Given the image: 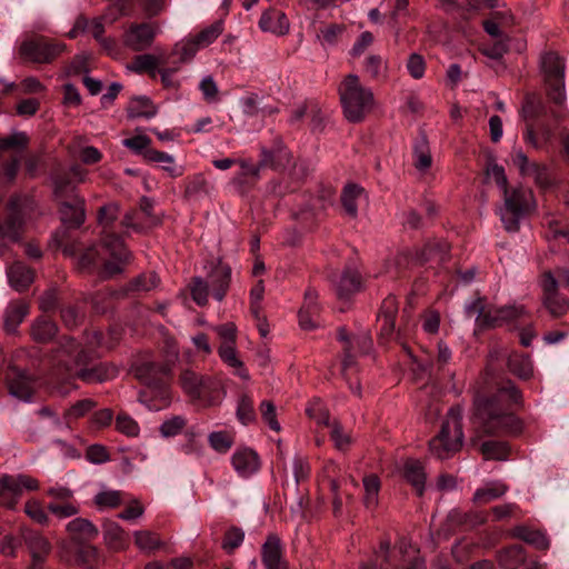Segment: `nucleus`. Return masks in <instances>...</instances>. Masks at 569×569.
<instances>
[{
  "label": "nucleus",
  "instance_id": "1",
  "mask_svg": "<svg viewBox=\"0 0 569 569\" xmlns=\"http://www.w3.org/2000/svg\"><path fill=\"white\" fill-rule=\"evenodd\" d=\"M520 391L508 381L491 397L477 395L473 401L472 425L486 435H517L522 429L521 421L510 412L509 403H519Z\"/></svg>",
  "mask_w": 569,
  "mask_h": 569
},
{
  "label": "nucleus",
  "instance_id": "2",
  "mask_svg": "<svg viewBox=\"0 0 569 569\" xmlns=\"http://www.w3.org/2000/svg\"><path fill=\"white\" fill-rule=\"evenodd\" d=\"M88 353L80 349L73 339L68 338L61 342L54 356V362L59 371H63L67 378L76 377L86 383H102L117 376V369L108 363H99L87 367Z\"/></svg>",
  "mask_w": 569,
  "mask_h": 569
},
{
  "label": "nucleus",
  "instance_id": "3",
  "mask_svg": "<svg viewBox=\"0 0 569 569\" xmlns=\"http://www.w3.org/2000/svg\"><path fill=\"white\" fill-rule=\"evenodd\" d=\"M130 252L122 240L113 233H104L100 247L92 246L78 258V268L81 271H91L101 267L100 274L111 278L124 270L129 262Z\"/></svg>",
  "mask_w": 569,
  "mask_h": 569
},
{
  "label": "nucleus",
  "instance_id": "4",
  "mask_svg": "<svg viewBox=\"0 0 569 569\" xmlns=\"http://www.w3.org/2000/svg\"><path fill=\"white\" fill-rule=\"evenodd\" d=\"M360 569H427L419 551L405 538L393 548L388 541L380 543L370 565L362 563Z\"/></svg>",
  "mask_w": 569,
  "mask_h": 569
},
{
  "label": "nucleus",
  "instance_id": "5",
  "mask_svg": "<svg viewBox=\"0 0 569 569\" xmlns=\"http://www.w3.org/2000/svg\"><path fill=\"white\" fill-rule=\"evenodd\" d=\"M541 303L552 318H560L569 310V299L559 289H569V269L558 267L543 271L539 279Z\"/></svg>",
  "mask_w": 569,
  "mask_h": 569
},
{
  "label": "nucleus",
  "instance_id": "6",
  "mask_svg": "<svg viewBox=\"0 0 569 569\" xmlns=\"http://www.w3.org/2000/svg\"><path fill=\"white\" fill-rule=\"evenodd\" d=\"M340 101L346 118L351 122L361 121L375 103L370 88L365 87L357 74H348L339 87Z\"/></svg>",
  "mask_w": 569,
  "mask_h": 569
},
{
  "label": "nucleus",
  "instance_id": "7",
  "mask_svg": "<svg viewBox=\"0 0 569 569\" xmlns=\"http://www.w3.org/2000/svg\"><path fill=\"white\" fill-rule=\"evenodd\" d=\"M461 420V408H450L439 433L429 441V450L433 457L447 459L460 450L463 440Z\"/></svg>",
  "mask_w": 569,
  "mask_h": 569
},
{
  "label": "nucleus",
  "instance_id": "8",
  "mask_svg": "<svg viewBox=\"0 0 569 569\" xmlns=\"http://www.w3.org/2000/svg\"><path fill=\"white\" fill-rule=\"evenodd\" d=\"M179 383L192 401L203 406H214L220 401L221 382L217 377L184 369L179 376Z\"/></svg>",
  "mask_w": 569,
  "mask_h": 569
},
{
  "label": "nucleus",
  "instance_id": "9",
  "mask_svg": "<svg viewBox=\"0 0 569 569\" xmlns=\"http://www.w3.org/2000/svg\"><path fill=\"white\" fill-rule=\"evenodd\" d=\"M503 204L498 209L500 220L508 232L519 229L520 220L535 207L533 194L529 189L517 187L502 193Z\"/></svg>",
  "mask_w": 569,
  "mask_h": 569
},
{
  "label": "nucleus",
  "instance_id": "10",
  "mask_svg": "<svg viewBox=\"0 0 569 569\" xmlns=\"http://www.w3.org/2000/svg\"><path fill=\"white\" fill-rule=\"evenodd\" d=\"M540 69L548 87L549 98L557 104L566 100L565 91V62L556 52L543 53L540 58Z\"/></svg>",
  "mask_w": 569,
  "mask_h": 569
},
{
  "label": "nucleus",
  "instance_id": "11",
  "mask_svg": "<svg viewBox=\"0 0 569 569\" xmlns=\"http://www.w3.org/2000/svg\"><path fill=\"white\" fill-rule=\"evenodd\" d=\"M29 200L22 197H12L8 204L7 219L0 223V256L3 254L10 243L20 240L23 213Z\"/></svg>",
  "mask_w": 569,
  "mask_h": 569
},
{
  "label": "nucleus",
  "instance_id": "12",
  "mask_svg": "<svg viewBox=\"0 0 569 569\" xmlns=\"http://www.w3.org/2000/svg\"><path fill=\"white\" fill-rule=\"evenodd\" d=\"M66 50V44L49 40L44 37H34L22 41L19 54L24 61L33 63H50Z\"/></svg>",
  "mask_w": 569,
  "mask_h": 569
},
{
  "label": "nucleus",
  "instance_id": "13",
  "mask_svg": "<svg viewBox=\"0 0 569 569\" xmlns=\"http://www.w3.org/2000/svg\"><path fill=\"white\" fill-rule=\"evenodd\" d=\"M179 350L176 345L169 346V356L166 363L143 362L136 368V376L148 387L167 392L163 377L171 375L172 366L178 359Z\"/></svg>",
  "mask_w": 569,
  "mask_h": 569
},
{
  "label": "nucleus",
  "instance_id": "14",
  "mask_svg": "<svg viewBox=\"0 0 569 569\" xmlns=\"http://www.w3.org/2000/svg\"><path fill=\"white\" fill-rule=\"evenodd\" d=\"M38 488V480L30 476L4 475L0 478V503L12 509L24 491H33Z\"/></svg>",
  "mask_w": 569,
  "mask_h": 569
},
{
  "label": "nucleus",
  "instance_id": "15",
  "mask_svg": "<svg viewBox=\"0 0 569 569\" xmlns=\"http://www.w3.org/2000/svg\"><path fill=\"white\" fill-rule=\"evenodd\" d=\"M6 382L10 396L24 402H31L37 389L40 387L38 377L17 367H9Z\"/></svg>",
  "mask_w": 569,
  "mask_h": 569
},
{
  "label": "nucleus",
  "instance_id": "16",
  "mask_svg": "<svg viewBox=\"0 0 569 569\" xmlns=\"http://www.w3.org/2000/svg\"><path fill=\"white\" fill-rule=\"evenodd\" d=\"M159 32L160 28L157 23H132L124 31L122 41L132 51H143L151 47Z\"/></svg>",
  "mask_w": 569,
  "mask_h": 569
},
{
  "label": "nucleus",
  "instance_id": "17",
  "mask_svg": "<svg viewBox=\"0 0 569 569\" xmlns=\"http://www.w3.org/2000/svg\"><path fill=\"white\" fill-rule=\"evenodd\" d=\"M512 163L519 169L522 177L532 178L541 188L550 184L548 170L545 166L530 162L525 152L520 149L515 150L511 154Z\"/></svg>",
  "mask_w": 569,
  "mask_h": 569
},
{
  "label": "nucleus",
  "instance_id": "18",
  "mask_svg": "<svg viewBox=\"0 0 569 569\" xmlns=\"http://www.w3.org/2000/svg\"><path fill=\"white\" fill-rule=\"evenodd\" d=\"M529 316L530 312L523 305L512 303L503 307H491L490 313L487 315L486 322L488 327H499Z\"/></svg>",
  "mask_w": 569,
  "mask_h": 569
},
{
  "label": "nucleus",
  "instance_id": "19",
  "mask_svg": "<svg viewBox=\"0 0 569 569\" xmlns=\"http://www.w3.org/2000/svg\"><path fill=\"white\" fill-rule=\"evenodd\" d=\"M261 560L266 569H288L280 538L269 535L261 547Z\"/></svg>",
  "mask_w": 569,
  "mask_h": 569
},
{
  "label": "nucleus",
  "instance_id": "20",
  "mask_svg": "<svg viewBox=\"0 0 569 569\" xmlns=\"http://www.w3.org/2000/svg\"><path fill=\"white\" fill-rule=\"evenodd\" d=\"M21 536L31 553L32 563L42 565L46 557L51 551V545L48 539L41 533L28 528L22 529Z\"/></svg>",
  "mask_w": 569,
  "mask_h": 569
},
{
  "label": "nucleus",
  "instance_id": "21",
  "mask_svg": "<svg viewBox=\"0 0 569 569\" xmlns=\"http://www.w3.org/2000/svg\"><path fill=\"white\" fill-rule=\"evenodd\" d=\"M231 280V268L219 261L208 274V283L212 288L213 298L222 301L229 289Z\"/></svg>",
  "mask_w": 569,
  "mask_h": 569
},
{
  "label": "nucleus",
  "instance_id": "22",
  "mask_svg": "<svg viewBox=\"0 0 569 569\" xmlns=\"http://www.w3.org/2000/svg\"><path fill=\"white\" fill-rule=\"evenodd\" d=\"M231 463L236 472L242 478L250 477L260 468L258 455L249 448L236 450L231 457Z\"/></svg>",
  "mask_w": 569,
  "mask_h": 569
},
{
  "label": "nucleus",
  "instance_id": "23",
  "mask_svg": "<svg viewBox=\"0 0 569 569\" xmlns=\"http://www.w3.org/2000/svg\"><path fill=\"white\" fill-rule=\"evenodd\" d=\"M291 152L281 141L268 148H261V166L271 169H283L291 163Z\"/></svg>",
  "mask_w": 569,
  "mask_h": 569
},
{
  "label": "nucleus",
  "instance_id": "24",
  "mask_svg": "<svg viewBox=\"0 0 569 569\" xmlns=\"http://www.w3.org/2000/svg\"><path fill=\"white\" fill-rule=\"evenodd\" d=\"M84 199L74 196L72 202L62 201L59 212L63 224L70 228L80 227L86 220Z\"/></svg>",
  "mask_w": 569,
  "mask_h": 569
},
{
  "label": "nucleus",
  "instance_id": "25",
  "mask_svg": "<svg viewBox=\"0 0 569 569\" xmlns=\"http://www.w3.org/2000/svg\"><path fill=\"white\" fill-rule=\"evenodd\" d=\"M213 186L202 173L193 174L184 180V197L190 201H199L209 197Z\"/></svg>",
  "mask_w": 569,
  "mask_h": 569
},
{
  "label": "nucleus",
  "instance_id": "26",
  "mask_svg": "<svg viewBox=\"0 0 569 569\" xmlns=\"http://www.w3.org/2000/svg\"><path fill=\"white\" fill-rule=\"evenodd\" d=\"M367 200L365 189L356 183L345 186L341 193V203L346 214L355 219L358 216V206Z\"/></svg>",
  "mask_w": 569,
  "mask_h": 569
},
{
  "label": "nucleus",
  "instance_id": "27",
  "mask_svg": "<svg viewBox=\"0 0 569 569\" xmlns=\"http://www.w3.org/2000/svg\"><path fill=\"white\" fill-rule=\"evenodd\" d=\"M218 355L224 365L233 369V375L238 376L244 381L250 380V375L238 356L236 343H220L218 348Z\"/></svg>",
  "mask_w": 569,
  "mask_h": 569
},
{
  "label": "nucleus",
  "instance_id": "28",
  "mask_svg": "<svg viewBox=\"0 0 569 569\" xmlns=\"http://www.w3.org/2000/svg\"><path fill=\"white\" fill-rule=\"evenodd\" d=\"M259 27L263 31L283 36L289 31V20L283 12L272 9L262 13Z\"/></svg>",
  "mask_w": 569,
  "mask_h": 569
},
{
  "label": "nucleus",
  "instance_id": "29",
  "mask_svg": "<svg viewBox=\"0 0 569 569\" xmlns=\"http://www.w3.org/2000/svg\"><path fill=\"white\" fill-rule=\"evenodd\" d=\"M67 531L73 541H78L80 543L94 539L99 533L98 528L84 518H74L69 521L67 525Z\"/></svg>",
  "mask_w": 569,
  "mask_h": 569
},
{
  "label": "nucleus",
  "instance_id": "30",
  "mask_svg": "<svg viewBox=\"0 0 569 569\" xmlns=\"http://www.w3.org/2000/svg\"><path fill=\"white\" fill-rule=\"evenodd\" d=\"M104 22H106V19H103V17L94 18L92 20H88L84 17H79L76 20L74 27L69 31L68 36L70 38H74V37H77L79 31H88L97 40H99L103 44H106L108 42V40L102 39V34L104 32Z\"/></svg>",
  "mask_w": 569,
  "mask_h": 569
},
{
  "label": "nucleus",
  "instance_id": "31",
  "mask_svg": "<svg viewBox=\"0 0 569 569\" xmlns=\"http://www.w3.org/2000/svg\"><path fill=\"white\" fill-rule=\"evenodd\" d=\"M29 309L23 301H14L9 303L4 310L3 328L8 333H14L18 326L23 321L28 315Z\"/></svg>",
  "mask_w": 569,
  "mask_h": 569
},
{
  "label": "nucleus",
  "instance_id": "32",
  "mask_svg": "<svg viewBox=\"0 0 569 569\" xmlns=\"http://www.w3.org/2000/svg\"><path fill=\"white\" fill-rule=\"evenodd\" d=\"M7 276L10 286L17 291H22L33 281V271L22 262H14L8 268Z\"/></svg>",
  "mask_w": 569,
  "mask_h": 569
},
{
  "label": "nucleus",
  "instance_id": "33",
  "mask_svg": "<svg viewBox=\"0 0 569 569\" xmlns=\"http://www.w3.org/2000/svg\"><path fill=\"white\" fill-rule=\"evenodd\" d=\"M361 288V279L358 271L352 269L345 270L336 281L337 295L340 299L350 297Z\"/></svg>",
  "mask_w": 569,
  "mask_h": 569
},
{
  "label": "nucleus",
  "instance_id": "34",
  "mask_svg": "<svg viewBox=\"0 0 569 569\" xmlns=\"http://www.w3.org/2000/svg\"><path fill=\"white\" fill-rule=\"evenodd\" d=\"M144 160L149 162H157L161 164L162 170H164L171 178H177L183 174V168L178 167L174 162L173 156L159 151V150H146L143 153Z\"/></svg>",
  "mask_w": 569,
  "mask_h": 569
},
{
  "label": "nucleus",
  "instance_id": "35",
  "mask_svg": "<svg viewBox=\"0 0 569 569\" xmlns=\"http://www.w3.org/2000/svg\"><path fill=\"white\" fill-rule=\"evenodd\" d=\"M403 473L407 481L416 489L418 495L425 490L426 472L420 461L409 459L405 462Z\"/></svg>",
  "mask_w": 569,
  "mask_h": 569
},
{
  "label": "nucleus",
  "instance_id": "36",
  "mask_svg": "<svg viewBox=\"0 0 569 569\" xmlns=\"http://www.w3.org/2000/svg\"><path fill=\"white\" fill-rule=\"evenodd\" d=\"M103 538L112 550H122L128 543L126 531L114 521H108L103 526Z\"/></svg>",
  "mask_w": 569,
  "mask_h": 569
},
{
  "label": "nucleus",
  "instance_id": "37",
  "mask_svg": "<svg viewBox=\"0 0 569 569\" xmlns=\"http://www.w3.org/2000/svg\"><path fill=\"white\" fill-rule=\"evenodd\" d=\"M159 282L160 279L154 272L142 273L124 287L119 295L147 292L158 287Z\"/></svg>",
  "mask_w": 569,
  "mask_h": 569
},
{
  "label": "nucleus",
  "instance_id": "38",
  "mask_svg": "<svg viewBox=\"0 0 569 569\" xmlns=\"http://www.w3.org/2000/svg\"><path fill=\"white\" fill-rule=\"evenodd\" d=\"M507 490L508 487L500 481L488 482L482 488L476 490L473 501L477 503H488L503 496Z\"/></svg>",
  "mask_w": 569,
  "mask_h": 569
},
{
  "label": "nucleus",
  "instance_id": "39",
  "mask_svg": "<svg viewBox=\"0 0 569 569\" xmlns=\"http://www.w3.org/2000/svg\"><path fill=\"white\" fill-rule=\"evenodd\" d=\"M526 560V552L522 546L516 545L500 551L498 561L503 569H516Z\"/></svg>",
  "mask_w": 569,
  "mask_h": 569
},
{
  "label": "nucleus",
  "instance_id": "40",
  "mask_svg": "<svg viewBox=\"0 0 569 569\" xmlns=\"http://www.w3.org/2000/svg\"><path fill=\"white\" fill-rule=\"evenodd\" d=\"M127 113L129 118H146L150 119L156 116L157 110L150 99L146 97H138L131 99L127 107Z\"/></svg>",
  "mask_w": 569,
  "mask_h": 569
},
{
  "label": "nucleus",
  "instance_id": "41",
  "mask_svg": "<svg viewBox=\"0 0 569 569\" xmlns=\"http://www.w3.org/2000/svg\"><path fill=\"white\" fill-rule=\"evenodd\" d=\"M509 370L521 379H528L533 373L532 361L529 356L511 353L508 358Z\"/></svg>",
  "mask_w": 569,
  "mask_h": 569
},
{
  "label": "nucleus",
  "instance_id": "42",
  "mask_svg": "<svg viewBox=\"0 0 569 569\" xmlns=\"http://www.w3.org/2000/svg\"><path fill=\"white\" fill-rule=\"evenodd\" d=\"M57 325L47 318H39L31 328V336L37 342H49L57 333Z\"/></svg>",
  "mask_w": 569,
  "mask_h": 569
},
{
  "label": "nucleus",
  "instance_id": "43",
  "mask_svg": "<svg viewBox=\"0 0 569 569\" xmlns=\"http://www.w3.org/2000/svg\"><path fill=\"white\" fill-rule=\"evenodd\" d=\"M52 182H53V192L54 196L59 199L66 198L68 196H72V198L76 196L73 194L76 184L73 183V180L71 179L68 171H56L52 174Z\"/></svg>",
  "mask_w": 569,
  "mask_h": 569
},
{
  "label": "nucleus",
  "instance_id": "44",
  "mask_svg": "<svg viewBox=\"0 0 569 569\" xmlns=\"http://www.w3.org/2000/svg\"><path fill=\"white\" fill-rule=\"evenodd\" d=\"M123 493L119 490L102 488L93 498L98 509H113L122 503Z\"/></svg>",
  "mask_w": 569,
  "mask_h": 569
},
{
  "label": "nucleus",
  "instance_id": "45",
  "mask_svg": "<svg viewBox=\"0 0 569 569\" xmlns=\"http://www.w3.org/2000/svg\"><path fill=\"white\" fill-rule=\"evenodd\" d=\"M513 536L533 545L538 549H547L549 547L548 538L538 530H531L527 527L519 526L513 529Z\"/></svg>",
  "mask_w": 569,
  "mask_h": 569
},
{
  "label": "nucleus",
  "instance_id": "46",
  "mask_svg": "<svg viewBox=\"0 0 569 569\" xmlns=\"http://www.w3.org/2000/svg\"><path fill=\"white\" fill-rule=\"evenodd\" d=\"M222 32L223 22L221 20H218L191 37L196 40L198 47L203 49L213 43Z\"/></svg>",
  "mask_w": 569,
  "mask_h": 569
},
{
  "label": "nucleus",
  "instance_id": "47",
  "mask_svg": "<svg viewBox=\"0 0 569 569\" xmlns=\"http://www.w3.org/2000/svg\"><path fill=\"white\" fill-rule=\"evenodd\" d=\"M77 561L87 569H97L101 563V557L94 546L81 543L77 552Z\"/></svg>",
  "mask_w": 569,
  "mask_h": 569
},
{
  "label": "nucleus",
  "instance_id": "48",
  "mask_svg": "<svg viewBox=\"0 0 569 569\" xmlns=\"http://www.w3.org/2000/svg\"><path fill=\"white\" fill-rule=\"evenodd\" d=\"M134 542L137 547L143 552H153L160 549L163 545L159 536L148 530H140L134 532Z\"/></svg>",
  "mask_w": 569,
  "mask_h": 569
},
{
  "label": "nucleus",
  "instance_id": "49",
  "mask_svg": "<svg viewBox=\"0 0 569 569\" xmlns=\"http://www.w3.org/2000/svg\"><path fill=\"white\" fill-rule=\"evenodd\" d=\"M415 166L418 170L425 171L431 167L432 158L428 141L425 137L419 139L413 147Z\"/></svg>",
  "mask_w": 569,
  "mask_h": 569
},
{
  "label": "nucleus",
  "instance_id": "50",
  "mask_svg": "<svg viewBox=\"0 0 569 569\" xmlns=\"http://www.w3.org/2000/svg\"><path fill=\"white\" fill-rule=\"evenodd\" d=\"M236 415L242 425H249L256 420L253 399L248 393L239 397Z\"/></svg>",
  "mask_w": 569,
  "mask_h": 569
},
{
  "label": "nucleus",
  "instance_id": "51",
  "mask_svg": "<svg viewBox=\"0 0 569 569\" xmlns=\"http://www.w3.org/2000/svg\"><path fill=\"white\" fill-rule=\"evenodd\" d=\"M480 451L487 460H505L509 448L506 442L490 440L481 443Z\"/></svg>",
  "mask_w": 569,
  "mask_h": 569
},
{
  "label": "nucleus",
  "instance_id": "52",
  "mask_svg": "<svg viewBox=\"0 0 569 569\" xmlns=\"http://www.w3.org/2000/svg\"><path fill=\"white\" fill-rule=\"evenodd\" d=\"M362 482L365 488V505L367 508H373L378 505L380 480L376 475H368L363 478Z\"/></svg>",
  "mask_w": 569,
  "mask_h": 569
},
{
  "label": "nucleus",
  "instance_id": "53",
  "mask_svg": "<svg viewBox=\"0 0 569 569\" xmlns=\"http://www.w3.org/2000/svg\"><path fill=\"white\" fill-rule=\"evenodd\" d=\"M159 59L153 54H139L133 58L128 69L137 73L151 72L154 74Z\"/></svg>",
  "mask_w": 569,
  "mask_h": 569
},
{
  "label": "nucleus",
  "instance_id": "54",
  "mask_svg": "<svg viewBox=\"0 0 569 569\" xmlns=\"http://www.w3.org/2000/svg\"><path fill=\"white\" fill-rule=\"evenodd\" d=\"M96 406L97 402L92 399L87 398L79 400L64 411L63 417L68 422L77 420L84 417L88 412L96 408Z\"/></svg>",
  "mask_w": 569,
  "mask_h": 569
},
{
  "label": "nucleus",
  "instance_id": "55",
  "mask_svg": "<svg viewBox=\"0 0 569 569\" xmlns=\"http://www.w3.org/2000/svg\"><path fill=\"white\" fill-rule=\"evenodd\" d=\"M448 247L446 243L429 242L425 246L421 252H416L415 260L418 263L426 262L428 260L439 257V260L443 259V254L447 252Z\"/></svg>",
  "mask_w": 569,
  "mask_h": 569
},
{
  "label": "nucleus",
  "instance_id": "56",
  "mask_svg": "<svg viewBox=\"0 0 569 569\" xmlns=\"http://www.w3.org/2000/svg\"><path fill=\"white\" fill-rule=\"evenodd\" d=\"M490 309H491V307L486 308L483 306L482 300L480 298H478L466 306L465 312H466V316L469 318L475 317L476 323L479 327H488L486 319H487V315L490 313Z\"/></svg>",
  "mask_w": 569,
  "mask_h": 569
},
{
  "label": "nucleus",
  "instance_id": "57",
  "mask_svg": "<svg viewBox=\"0 0 569 569\" xmlns=\"http://www.w3.org/2000/svg\"><path fill=\"white\" fill-rule=\"evenodd\" d=\"M116 429L127 437H138L140 427L138 422L127 413H119L116 418Z\"/></svg>",
  "mask_w": 569,
  "mask_h": 569
},
{
  "label": "nucleus",
  "instance_id": "58",
  "mask_svg": "<svg viewBox=\"0 0 569 569\" xmlns=\"http://www.w3.org/2000/svg\"><path fill=\"white\" fill-rule=\"evenodd\" d=\"M330 428V438L333 441L335 447L340 451L347 450L352 442L351 436L345 431L338 421H333Z\"/></svg>",
  "mask_w": 569,
  "mask_h": 569
},
{
  "label": "nucleus",
  "instance_id": "59",
  "mask_svg": "<svg viewBox=\"0 0 569 569\" xmlns=\"http://www.w3.org/2000/svg\"><path fill=\"white\" fill-rule=\"evenodd\" d=\"M365 71L373 79L385 76L387 62L379 54H370L365 60Z\"/></svg>",
  "mask_w": 569,
  "mask_h": 569
},
{
  "label": "nucleus",
  "instance_id": "60",
  "mask_svg": "<svg viewBox=\"0 0 569 569\" xmlns=\"http://www.w3.org/2000/svg\"><path fill=\"white\" fill-rule=\"evenodd\" d=\"M186 425L187 420L183 416H173L166 419L161 423L159 430L163 437H174L182 431Z\"/></svg>",
  "mask_w": 569,
  "mask_h": 569
},
{
  "label": "nucleus",
  "instance_id": "61",
  "mask_svg": "<svg viewBox=\"0 0 569 569\" xmlns=\"http://www.w3.org/2000/svg\"><path fill=\"white\" fill-rule=\"evenodd\" d=\"M486 177L487 179L492 180L502 193L509 189L507 176L502 166H499L496 162H490L486 168Z\"/></svg>",
  "mask_w": 569,
  "mask_h": 569
},
{
  "label": "nucleus",
  "instance_id": "62",
  "mask_svg": "<svg viewBox=\"0 0 569 569\" xmlns=\"http://www.w3.org/2000/svg\"><path fill=\"white\" fill-rule=\"evenodd\" d=\"M201 48L196 40L189 37L174 46L173 52L179 56L181 62L191 60Z\"/></svg>",
  "mask_w": 569,
  "mask_h": 569
},
{
  "label": "nucleus",
  "instance_id": "63",
  "mask_svg": "<svg viewBox=\"0 0 569 569\" xmlns=\"http://www.w3.org/2000/svg\"><path fill=\"white\" fill-rule=\"evenodd\" d=\"M191 297L198 306H204L209 298V283L201 277H196L192 281Z\"/></svg>",
  "mask_w": 569,
  "mask_h": 569
},
{
  "label": "nucleus",
  "instance_id": "64",
  "mask_svg": "<svg viewBox=\"0 0 569 569\" xmlns=\"http://www.w3.org/2000/svg\"><path fill=\"white\" fill-rule=\"evenodd\" d=\"M244 540V532L241 528L231 527L227 530L223 541L222 548L228 553H231L234 549L240 547Z\"/></svg>",
  "mask_w": 569,
  "mask_h": 569
}]
</instances>
